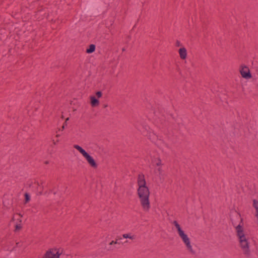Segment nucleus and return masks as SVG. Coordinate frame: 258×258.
Here are the masks:
<instances>
[{"instance_id": "dca6fc26", "label": "nucleus", "mask_w": 258, "mask_h": 258, "mask_svg": "<svg viewBox=\"0 0 258 258\" xmlns=\"http://www.w3.org/2000/svg\"><path fill=\"white\" fill-rule=\"evenodd\" d=\"M69 120V117H68L66 119L65 121L61 127V131H63L65 128V127L67 125V121H68Z\"/></svg>"}, {"instance_id": "2eb2a0df", "label": "nucleus", "mask_w": 258, "mask_h": 258, "mask_svg": "<svg viewBox=\"0 0 258 258\" xmlns=\"http://www.w3.org/2000/svg\"><path fill=\"white\" fill-rule=\"evenodd\" d=\"M25 196V203L26 204L30 201V196L26 192L24 194Z\"/></svg>"}, {"instance_id": "1a4fd4ad", "label": "nucleus", "mask_w": 258, "mask_h": 258, "mask_svg": "<svg viewBox=\"0 0 258 258\" xmlns=\"http://www.w3.org/2000/svg\"><path fill=\"white\" fill-rule=\"evenodd\" d=\"M74 147L80 152L81 154L84 156L87 153L85 150H84L79 145H75Z\"/></svg>"}, {"instance_id": "39448f33", "label": "nucleus", "mask_w": 258, "mask_h": 258, "mask_svg": "<svg viewBox=\"0 0 258 258\" xmlns=\"http://www.w3.org/2000/svg\"><path fill=\"white\" fill-rule=\"evenodd\" d=\"M84 157L86 158L88 164L90 165L91 167L94 169L97 168V164L93 158V157L91 156L88 153H87L86 155L84 156Z\"/></svg>"}, {"instance_id": "a878e982", "label": "nucleus", "mask_w": 258, "mask_h": 258, "mask_svg": "<svg viewBox=\"0 0 258 258\" xmlns=\"http://www.w3.org/2000/svg\"><path fill=\"white\" fill-rule=\"evenodd\" d=\"M59 136H60V135H59V134H57L56 135V137H57V138L59 137Z\"/></svg>"}, {"instance_id": "393cba45", "label": "nucleus", "mask_w": 258, "mask_h": 258, "mask_svg": "<svg viewBox=\"0 0 258 258\" xmlns=\"http://www.w3.org/2000/svg\"><path fill=\"white\" fill-rule=\"evenodd\" d=\"M238 216L239 217L240 219V222L241 223L242 221V219L240 218V215H239Z\"/></svg>"}, {"instance_id": "ddd939ff", "label": "nucleus", "mask_w": 258, "mask_h": 258, "mask_svg": "<svg viewBox=\"0 0 258 258\" xmlns=\"http://www.w3.org/2000/svg\"><path fill=\"white\" fill-rule=\"evenodd\" d=\"M185 244L186 245L187 248L190 251L191 253L193 254L195 253L190 244V240L185 243Z\"/></svg>"}, {"instance_id": "7ed1b4c3", "label": "nucleus", "mask_w": 258, "mask_h": 258, "mask_svg": "<svg viewBox=\"0 0 258 258\" xmlns=\"http://www.w3.org/2000/svg\"><path fill=\"white\" fill-rule=\"evenodd\" d=\"M240 73L242 78L248 79L252 77L249 68L246 66L241 65L239 69Z\"/></svg>"}, {"instance_id": "6ab92c4d", "label": "nucleus", "mask_w": 258, "mask_h": 258, "mask_svg": "<svg viewBox=\"0 0 258 258\" xmlns=\"http://www.w3.org/2000/svg\"><path fill=\"white\" fill-rule=\"evenodd\" d=\"M181 45V44L180 41H179L178 40H177L176 42V46L178 47Z\"/></svg>"}, {"instance_id": "cd10ccee", "label": "nucleus", "mask_w": 258, "mask_h": 258, "mask_svg": "<svg viewBox=\"0 0 258 258\" xmlns=\"http://www.w3.org/2000/svg\"><path fill=\"white\" fill-rule=\"evenodd\" d=\"M61 118H64V116H63V115H61Z\"/></svg>"}, {"instance_id": "4468645a", "label": "nucleus", "mask_w": 258, "mask_h": 258, "mask_svg": "<svg viewBox=\"0 0 258 258\" xmlns=\"http://www.w3.org/2000/svg\"><path fill=\"white\" fill-rule=\"evenodd\" d=\"M122 237L124 238H130L132 240H133V239H135V235H131L130 234H123L122 235Z\"/></svg>"}, {"instance_id": "f3484780", "label": "nucleus", "mask_w": 258, "mask_h": 258, "mask_svg": "<svg viewBox=\"0 0 258 258\" xmlns=\"http://www.w3.org/2000/svg\"><path fill=\"white\" fill-rule=\"evenodd\" d=\"M156 165L157 166H161L162 165V162H161V160L160 158L158 159Z\"/></svg>"}, {"instance_id": "f03ea898", "label": "nucleus", "mask_w": 258, "mask_h": 258, "mask_svg": "<svg viewBox=\"0 0 258 258\" xmlns=\"http://www.w3.org/2000/svg\"><path fill=\"white\" fill-rule=\"evenodd\" d=\"M235 228L237 236L239 238L240 245L243 252L246 256H249L250 250L249 249V242L248 241V239L246 237L244 233L243 229L240 224L236 226Z\"/></svg>"}, {"instance_id": "9d476101", "label": "nucleus", "mask_w": 258, "mask_h": 258, "mask_svg": "<svg viewBox=\"0 0 258 258\" xmlns=\"http://www.w3.org/2000/svg\"><path fill=\"white\" fill-rule=\"evenodd\" d=\"M17 223L15 225V231H18L20 230L22 228V226L21 225V223L22 222V220L20 218L17 219Z\"/></svg>"}, {"instance_id": "423d86ee", "label": "nucleus", "mask_w": 258, "mask_h": 258, "mask_svg": "<svg viewBox=\"0 0 258 258\" xmlns=\"http://www.w3.org/2000/svg\"><path fill=\"white\" fill-rule=\"evenodd\" d=\"M178 52L179 54L180 57L181 59L184 60L187 57V51L185 48L181 47L179 49Z\"/></svg>"}, {"instance_id": "412c9836", "label": "nucleus", "mask_w": 258, "mask_h": 258, "mask_svg": "<svg viewBox=\"0 0 258 258\" xmlns=\"http://www.w3.org/2000/svg\"><path fill=\"white\" fill-rule=\"evenodd\" d=\"M59 142L58 140H57L56 141L53 140V144L54 145H56V144Z\"/></svg>"}, {"instance_id": "a211bd4d", "label": "nucleus", "mask_w": 258, "mask_h": 258, "mask_svg": "<svg viewBox=\"0 0 258 258\" xmlns=\"http://www.w3.org/2000/svg\"><path fill=\"white\" fill-rule=\"evenodd\" d=\"M96 95L98 98H100L102 96V92L101 91H97L96 93Z\"/></svg>"}, {"instance_id": "aec40b11", "label": "nucleus", "mask_w": 258, "mask_h": 258, "mask_svg": "<svg viewBox=\"0 0 258 258\" xmlns=\"http://www.w3.org/2000/svg\"><path fill=\"white\" fill-rule=\"evenodd\" d=\"M158 171L159 174H161L162 173V168H159L158 169Z\"/></svg>"}, {"instance_id": "5701e85b", "label": "nucleus", "mask_w": 258, "mask_h": 258, "mask_svg": "<svg viewBox=\"0 0 258 258\" xmlns=\"http://www.w3.org/2000/svg\"><path fill=\"white\" fill-rule=\"evenodd\" d=\"M113 244H115V243H114V240H112V241H111V242L109 243V245L110 246V245H113Z\"/></svg>"}, {"instance_id": "6e6552de", "label": "nucleus", "mask_w": 258, "mask_h": 258, "mask_svg": "<svg viewBox=\"0 0 258 258\" xmlns=\"http://www.w3.org/2000/svg\"><path fill=\"white\" fill-rule=\"evenodd\" d=\"M179 235L184 243L189 241V238L187 237V235L184 233V231L180 233Z\"/></svg>"}, {"instance_id": "20e7f679", "label": "nucleus", "mask_w": 258, "mask_h": 258, "mask_svg": "<svg viewBox=\"0 0 258 258\" xmlns=\"http://www.w3.org/2000/svg\"><path fill=\"white\" fill-rule=\"evenodd\" d=\"M60 254L56 249H50L46 251L43 258H59Z\"/></svg>"}, {"instance_id": "c85d7f7f", "label": "nucleus", "mask_w": 258, "mask_h": 258, "mask_svg": "<svg viewBox=\"0 0 258 258\" xmlns=\"http://www.w3.org/2000/svg\"><path fill=\"white\" fill-rule=\"evenodd\" d=\"M107 106V105H104V107H106Z\"/></svg>"}, {"instance_id": "f257e3e1", "label": "nucleus", "mask_w": 258, "mask_h": 258, "mask_svg": "<svg viewBox=\"0 0 258 258\" xmlns=\"http://www.w3.org/2000/svg\"><path fill=\"white\" fill-rule=\"evenodd\" d=\"M137 196L139 203L142 210L145 212H149L151 209L150 202V192L149 187L146 185L144 175L139 174L138 176Z\"/></svg>"}, {"instance_id": "bb28decb", "label": "nucleus", "mask_w": 258, "mask_h": 258, "mask_svg": "<svg viewBox=\"0 0 258 258\" xmlns=\"http://www.w3.org/2000/svg\"><path fill=\"white\" fill-rule=\"evenodd\" d=\"M18 215L20 217H22V215L21 214H19Z\"/></svg>"}, {"instance_id": "b1692460", "label": "nucleus", "mask_w": 258, "mask_h": 258, "mask_svg": "<svg viewBox=\"0 0 258 258\" xmlns=\"http://www.w3.org/2000/svg\"><path fill=\"white\" fill-rule=\"evenodd\" d=\"M117 240H117V239H116L115 241H114V243H115V244L118 243Z\"/></svg>"}, {"instance_id": "4be33fe9", "label": "nucleus", "mask_w": 258, "mask_h": 258, "mask_svg": "<svg viewBox=\"0 0 258 258\" xmlns=\"http://www.w3.org/2000/svg\"><path fill=\"white\" fill-rule=\"evenodd\" d=\"M15 220V217L13 216L12 218L11 221H10V223H12L13 222H14Z\"/></svg>"}, {"instance_id": "0eeeda50", "label": "nucleus", "mask_w": 258, "mask_h": 258, "mask_svg": "<svg viewBox=\"0 0 258 258\" xmlns=\"http://www.w3.org/2000/svg\"><path fill=\"white\" fill-rule=\"evenodd\" d=\"M91 104L92 107H96L99 105V102L98 99H97L95 96H91Z\"/></svg>"}, {"instance_id": "9b49d317", "label": "nucleus", "mask_w": 258, "mask_h": 258, "mask_svg": "<svg viewBox=\"0 0 258 258\" xmlns=\"http://www.w3.org/2000/svg\"><path fill=\"white\" fill-rule=\"evenodd\" d=\"M173 224L174 225L175 227L176 228L178 234H179L180 233L183 232V231L181 229L179 224L178 223V222L176 221H174L173 222Z\"/></svg>"}, {"instance_id": "f8f14e48", "label": "nucleus", "mask_w": 258, "mask_h": 258, "mask_svg": "<svg viewBox=\"0 0 258 258\" xmlns=\"http://www.w3.org/2000/svg\"><path fill=\"white\" fill-rule=\"evenodd\" d=\"M95 50V45L94 44H91L89 45V48L87 49L86 52L88 53H91Z\"/></svg>"}]
</instances>
